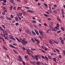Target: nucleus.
I'll list each match as a JSON object with an SVG mask.
<instances>
[{
	"instance_id": "obj_1",
	"label": "nucleus",
	"mask_w": 65,
	"mask_h": 65,
	"mask_svg": "<svg viewBox=\"0 0 65 65\" xmlns=\"http://www.w3.org/2000/svg\"><path fill=\"white\" fill-rule=\"evenodd\" d=\"M19 39L21 41L22 43H23V44H27L28 43V42L26 40L25 38H20Z\"/></svg>"
},
{
	"instance_id": "obj_2",
	"label": "nucleus",
	"mask_w": 65,
	"mask_h": 65,
	"mask_svg": "<svg viewBox=\"0 0 65 65\" xmlns=\"http://www.w3.org/2000/svg\"><path fill=\"white\" fill-rule=\"evenodd\" d=\"M39 33H40V35L41 36H44V35L43 34V32L42 31L39 30Z\"/></svg>"
},
{
	"instance_id": "obj_3",
	"label": "nucleus",
	"mask_w": 65,
	"mask_h": 65,
	"mask_svg": "<svg viewBox=\"0 0 65 65\" xmlns=\"http://www.w3.org/2000/svg\"><path fill=\"white\" fill-rule=\"evenodd\" d=\"M25 32H26V33H27L29 34V35H31V32H30V31H29V30H28V29H26L25 30Z\"/></svg>"
},
{
	"instance_id": "obj_4",
	"label": "nucleus",
	"mask_w": 65,
	"mask_h": 65,
	"mask_svg": "<svg viewBox=\"0 0 65 65\" xmlns=\"http://www.w3.org/2000/svg\"><path fill=\"white\" fill-rule=\"evenodd\" d=\"M49 40H51V41H53L54 43H56V44H58L59 43L58 42H57L55 40H53V39H50Z\"/></svg>"
},
{
	"instance_id": "obj_5",
	"label": "nucleus",
	"mask_w": 65,
	"mask_h": 65,
	"mask_svg": "<svg viewBox=\"0 0 65 65\" xmlns=\"http://www.w3.org/2000/svg\"><path fill=\"white\" fill-rule=\"evenodd\" d=\"M23 14L21 13H17V16H22V15Z\"/></svg>"
},
{
	"instance_id": "obj_6",
	"label": "nucleus",
	"mask_w": 65,
	"mask_h": 65,
	"mask_svg": "<svg viewBox=\"0 0 65 65\" xmlns=\"http://www.w3.org/2000/svg\"><path fill=\"white\" fill-rule=\"evenodd\" d=\"M10 1L11 3H12L13 4H15V3H14V1L13 0H10Z\"/></svg>"
},
{
	"instance_id": "obj_7",
	"label": "nucleus",
	"mask_w": 65,
	"mask_h": 65,
	"mask_svg": "<svg viewBox=\"0 0 65 65\" xmlns=\"http://www.w3.org/2000/svg\"><path fill=\"white\" fill-rule=\"evenodd\" d=\"M35 32L37 35L38 36L39 35V32H38V31L36 30V29H35Z\"/></svg>"
},
{
	"instance_id": "obj_8",
	"label": "nucleus",
	"mask_w": 65,
	"mask_h": 65,
	"mask_svg": "<svg viewBox=\"0 0 65 65\" xmlns=\"http://www.w3.org/2000/svg\"><path fill=\"white\" fill-rule=\"evenodd\" d=\"M38 55H35L34 56L36 60H38Z\"/></svg>"
},
{
	"instance_id": "obj_9",
	"label": "nucleus",
	"mask_w": 65,
	"mask_h": 65,
	"mask_svg": "<svg viewBox=\"0 0 65 65\" xmlns=\"http://www.w3.org/2000/svg\"><path fill=\"white\" fill-rule=\"evenodd\" d=\"M0 29L1 30L3 31V33H4V30L3 29L2 27L0 26Z\"/></svg>"
},
{
	"instance_id": "obj_10",
	"label": "nucleus",
	"mask_w": 65,
	"mask_h": 65,
	"mask_svg": "<svg viewBox=\"0 0 65 65\" xmlns=\"http://www.w3.org/2000/svg\"><path fill=\"white\" fill-rule=\"evenodd\" d=\"M48 42L50 44H51L52 45L53 44V43L51 41L49 40Z\"/></svg>"
},
{
	"instance_id": "obj_11",
	"label": "nucleus",
	"mask_w": 65,
	"mask_h": 65,
	"mask_svg": "<svg viewBox=\"0 0 65 65\" xmlns=\"http://www.w3.org/2000/svg\"><path fill=\"white\" fill-rule=\"evenodd\" d=\"M41 63V62L39 61L37 62L36 63L37 65H40V64Z\"/></svg>"
},
{
	"instance_id": "obj_12",
	"label": "nucleus",
	"mask_w": 65,
	"mask_h": 65,
	"mask_svg": "<svg viewBox=\"0 0 65 65\" xmlns=\"http://www.w3.org/2000/svg\"><path fill=\"white\" fill-rule=\"evenodd\" d=\"M60 29H61V30H62V31H64V30L65 29L64 27H60Z\"/></svg>"
},
{
	"instance_id": "obj_13",
	"label": "nucleus",
	"mask_w": 65,
	"mask_h": 65,
	"mask_svg": "<svg viewBox=\"0 0 65 65\" xmlns=\"http://www.w3.org/2000/svg\"><path fill=\"white\" fill-rule=\"evenodd\" d=\"M15 20L16 21L18 22V21H19V19L18 18V17H15Z\"/></svg>"
},
{
	"instance_id": "obj_14",
	"label": "nucleus",
	"mask_w": 65,
	"mask_h": 65,
	"mask_svg": "<svg viewBox=\"0 0 65 65\" xmlns=\"http://www.w3.org/2000/svg\"><path fill=\"white\" fill-rule=\"evenodd\" d=\"M32 32L33 35H36V33H35V32L34 31H32Z\"/></svg>"
},
{
	"instance_id": "obj_15",
	"label": "nucleus",
	"mask_w": 65,
	"mask_h": 65,
	"mask_svg": "<svg viewBox=\"0 0 65 65\" xmlns=\"http://www.w3.org/2000/svg\"><path fill=\"white\" fill-rule=\"evenodd\" d=\"M32 22L33 24H35L36 23V21L35 20H32Z\"/></svg>"
},
{
	"instance_id": "obj_16",
	"label": "nucleus",
	"mask_w": 65,
	"mask_h": 65,
	"mask_svg": "<svg viewBox=\"0 0 65 65\" xmlns=\"http://www.w3.org/2000/svg\"><path fill=\"white\" fill-rule=\"evenodd\" d=\"M57 20H58V21H59V22H60V23H61V20H60V19L58 18H57Z\"/></svg>"
},
{
	"instance_id": "obj_17",
	"label": "nucleus",
	"mask_w": 65,
	"mask_h": 65,
	"mask_svg": "<svg viewBox=\"0 0 65 65\" xmlns=\"http://www.w3.org/2000/svg\"><path fill=\"white\" fill-rule=\"evenodd\" d=\"M31 40L33 42V43H35V41L34 40L33 38H32L31 39Z\"/></svg>"
},
{
	"instance_id": "obj_18",
	"label": "nucleus",
	"mask_w": 65,
	"mask_h": 65,
	"mask_svg": "<svg viewBox=\"0 0 65 65\" xmlns=\"http://www.w3.org/2000/svg\"><path fill=\"white\" fill-rule=\"evenodd\" d=\"M13 7V6H11V7H10V11H11L12 9V8Z\"/></svg>"
},
{
	"instance_id": "obj_19",
	"label": "nucleus",
	"mask_w": 65,
	"mask_h": 65,
	"mask_svg": "<svg viewBox=\"0 0 65 65\" xmlns=\"http://www.w3.org/2000/svg\"><path fill=\"white\" fill-rule=\"evenodd\" d=\"M11 39H13V40H14V41H15V40H16L15 39V38H14L12 37H11Z\"/></svg>"
},
{
	"instance_id": "obj_20",
	"label": "nucleus",
	"mask_w": 65,
	"mask_h": 65,
	"mask_svg": "<svg viewBox=\"0 0 65 65\" xmlns=\"http://www.w3.org/2000/svg\"><path fill=\"white\" fill-rule=\"evenodd\" d=\"M13 51L14 53H15L16 54H18V52H17V51L15 50H13Z\"/></svg>"
},
{
	"instance_id": "obj_21",
	"label": "nucleus",
	"mask_w": 65,
	"mask_h": 65,
	"mask_svg": "<svg viewBox=\"0 0 65 65\" xmlns=\"http://www.w3.org/2000/svg\"><path fill=\"white\" fill-rule=\"evenodd\" d=\"M52 30L53 31H57L56 30L55 28H54L52 29Z\"/></svg>"
},
{
	"instance_id": "obj_22",
	"label": "nucleus",
	"mask_w": 65,
	"mask_h": 65,
	"mask_svg": "<svg viewBox=\"0 0 65 65\" xmlns=\"http://www.w3.org/2000/svg\"><path fill=\"white\" fill-rule=\"evenodd\" d=\"M28 11L29 12H31V13H34V12L33 11H31L30 10H28Z\"/></svg>"
},
{
	"instance_id": "obj_23",
	"label": "nucleus",
	"mask_w": 65,
	"mask_h": 65,
	"mask_svg": "<svg viewBox=\"0 0 65 65\" xmlns=\"http://www.w3.org/2000/svg\"><path fill=\"white\" fill-rule=\"evenodd\" d=\"M13 9L14 10H17V7H16L15 6L13 7Z\"/></svg>"
},
{
	"instance_id": "obj_24",
	"label": "nucleus",
	"mask_w": 65,
	"mask_h": 65,
	"mask_svg": "<svg viewBox=\"0 0 65 65\" xmlns=\"http://www.w3.org/2000/svg\"><path fill=\"white\" fill-rule=\"evenodd\" d=\"M64 40H61V42L63 44H64Z\"/></svg>"
},
{
	"instance_id": "obj_25",
	"label": "nucleus",
	"mask_w": 65,
	"mask_h": 65,
	"mask_svg": "<svg viewBox=\"0 0 65 65\" xmlns=\"http://www.w3.org/2000/svg\"><path fill=\"white\" fill-rule=\"evenodd\" d=\"M53 61H54L55 62H56V58H54L53 59Z\"/></svg>"
},
{
	"instance_id": "obj_26",
	"label": "nucleus",
	"mask_w": 65,
	"mask_h": 65,
	"mask_svg": "<svg viewBox=\"0 0 65 65\" xmlns=\"http://www.w3.org/2000/svg\"><path fill=\"white\" fill-rule=\"evenodd\" d=\"M44 5L45 6H46V7L47 8H48V6H47V5L46 4H44Z\"/></svg>"
},
{
	"instance_id": "obj_27",
	"label": "nucleus",
	"mask_w": 65,
	"mask_h": 65,
	"mask_svg": "<svg viewBox=\"0 0 65 65\" xmlns=\"http://www.w3.org/2000/svg\"><path fill=\"white\" fill-rule=\"evenodd\" d=\"M25 58V59H28V55H26L24 56Z\"/></svg>"
},
{
	"instance_id": "obj_28",
	"label": "nucleus",
	"mask_w": 65,
	"mask_h": 65,
	"mask_svg": "<svg viewBox=\"0 0 65 65\" xmlns=\"http://www.w3.org/2000/svg\"><path fill=\"white\" fill-rule=\"evenodd\" d=\"M50 30H51V29H48V30H47L46 31V33H48V31H50Z\"/></svg>"
},
{
	"instance_id": "obj_29",
	"label": "nucleus",
	"mask_w": 65,
	"mask_h": 65,
	"mask_svg": "<svg viewBox=\"0 0 65 65\" xmlns=\"http://www.w3.org/2000/svg\"><path fill=\"white\" fill-rule=\"evenodd\" d=\"M18 19H19L20 20H22V18H21V17H20V16H17Z\"/></svg>"
},
{
	"instance_id": "obj_30",
	"label": "nucleus",
	"mask_w": 65,
	"mask_h": 65,
	"mask_svg": "<svg viewBox=\"0 0 65 65\" xmlns=\"http://www.w3.org/2000/svg\"><path fill=\"white\" fill-rule=\"evenodd\" d=\"M39 50L40 51H42V52L43 53H45V51H44L42 50V49H40Z\"/></svg>"
},
{
	"instance_id": "obj_31",
	"label": "nucleus",
	"mask_w": 65,
	"mask_h": 65,
	"mask_svg": "<svg viewBox=\"0 0 65 65\" xmlns=\"http://www.w3.org/2000/svg\"><path fill=\"white\" fill-rule=\"evenodd\" d=\"M53 12L55 13H57V11L56 10H54L53 11Z\"/></svg>"
},
{
	"instance_id": "obj_32",
	"label": "nucleus",
	"mask_w": 65,
	"mask_h": 65,
	"mask_svg": "<svg viewBox=\"0 0 65 65\" xmlns=\"http://www.w3.org/2000/svg\"><path fill=\"white\" fill-rule=\"evenodd\" d=\"M19 30L20 31V32H21L22 31V29L21 28H19Z\"/></svg>"
},
{
	"instance_id": "obj_33",
	"label": "nucleus",
	"mask_w": 65,
	"mask_h": 65,
	"mask_svg": "<svg viewBox=\"0 0 65 65\" xmlns=\"http://www.w3.org/2000/svg\"><path fill=\"white\" fill-rule=\"evenodd\" d=\"M31 51H36V49L35 48H32H32H31Z\"/></svg>"
},
{
	"instance_id": "obj_34",
	"label": "nucleus",
	"mask_w": 65,
	"mask_h": 65,
	"mask_svg": "<svg viewBox=\"0 0 65 65\" xmlns=\"http://www.w3.org/2000/svg\"><path fill=\"white\" fill-rule=\"evenodd\" d=\"M61 31V30H59L57 32V33H60V32Z\"/></svg>"
},
{
	"instance_id": "obj_35",
	"label": "nucleus",
	"mask_w": 65,
	"mask_h": 65,
	"mask_svg": "<svg viewBox=\"0 0 65 65\" xmlns=\"http://www.w3.org/2000/svg\"><path fill=\"white\" fill-rule=\"evenodd\" d=\"M2 26L5 29H6V27H5V26L4 25H2Z\"/></svg>"
},
{
	"instance_id": "obj_36",
	"label": "nucleus",
	"mask_w": 65,
	"mask_h": 65,
	"mask_svg": "<svg viewBox=\"0 0 65 65\" xmlns=\"http://www.w3.org/2000/svg\"><path fill=\"white\" fill-rule=\"evenodd\" d=\"M11 16V19H12L13 18V15H10Z\"/></svg>"
},
{
	"instance_id": "obj_37",
	"label": "nucleus",
	"mask_w": 65,
	"mask_h": 65,
	"mask_svg": "<svg viewBox=\"0 0 65 65\" xmlns=\"http://www.w3.org/2000/svg\"><path fill=\"white\" fill-rule=\"evenodd\" d=\"M12 48H15V49H16V48H15V46H13V45H12Z\"/></svg>"
},
{
	"instance_id": "obj_38",
	"label": "nucleus",
	"mask_w": 65,
	"mask_h": 65,
	"mask_svg": "<svg viewBox=\"0 0 65 65\" xmlns=\"http://www.w3.org/2000/svg\"><path fill=\"white\" fill-rule=\"evenodd\" d=\"M15 24L16 26H18V25H19V23H16Z\"/></svg>"
},
{
	"instance_id": "obj_39",
	"label": "nucleus",
	"mask_w": 65,
	"mask_h": 65,
	"mask_svg": "<svg viewBox=\"0 0 65 65\" xmlns=\"http://www.w3.org/2000/svg\"><path fill=\"white\" fill-rule=\"evenodd\" d=\"M4 49H5V50H6V51H7V50H8L7 48H6L5 47H4Z\"/></svg>"
},
{
	"instance_id": "obj_40",
	"label": "nucleus",
	"mask_w": 65,
	"mask_h": 65,
	"mask_svg": "<svg viewBox=\"0 0 65 65\" xmlns=\"http://www.w3.org/2000/svg\"><path fill=\"white\" fill-rule=\"evenodd\" d=\"M44 50H45V51H47V50H48V48H45Z\"/></svg>"
},
{
	"instance_id": "obj_41",
	"label": "nucleus",
	"mask_w": 65,
	"mask_h": 65,
	"mask_svg": "<svg viewBox=\"0 0 65 65\" xmlns=\"http://www.w3.org/2000/svg\"><path fill=\"white\" fill-rule=\"evenodd\" d=\"M48 58H49V59H52V57H51V56H48Z\"/></svg>"
},
{
	"instance_id": "obj_42",
	"label": "nucleus",
	"mask_w": 65,
	"mask_h": 65,
	"mask_svg": "<svg viewBox=\"0 0 65 65\" xmlns=\"http://www.w3.org/2000/svg\"><path fill=\"white\" fill-rule=\"evenodd\" d=\"M45 57L46 60H48V57H47L46 56H45Z\"/></svg>"
},
{
	"instance_id": "obj_43",
	"label": "nucleus",
	"mask_w": 65,
	"mask_h": 65,
	"mask_svg": "<svg viewBox=\"0 0 65 65\" xmlns=\"http://www.w3.org/2000/svg\"><path fill=\"white\" fill-rule=\"evenodd\" d=\"M44 15L45 17H48V16H47V15L46 14H44Z\"/></svg>"
},
{
	"instance_id": "obj_44",
	"label": "nucleus",
	"mask_w": 65,
	"mask_h": 65,
	"mask_svg": "<svg viewBox=\"0 0 65 65\" xmlns=\"http://www.w3.org/2000/svg\"><path fill=\"white\" fill-rule=\"evenodd\" d=\"M23 49L24 50V51H26V48L24 47H23Z\"/></svg>"
},
{
	"instance_id": "obj_45",
	"label": "nucleus",
	"mask_w": 65,
	"mask_h": 65,
	"mask_svg": "<svg viewBox=\"0 0 65 65\" xmlns=\"http://www.w3.org/2000/svg\"><path fill=\"white\" fill-rule=\"evenodd\" d=\"M6 56L7 57V58H8V59H9V55H8L7 54L6 55Z\"/></svg>"
},
{
	"instance_id": "obj_46",
	"label": "nucleus",
	"mask_w": 65,
	"mask_h": 65,
	"mask_svg": "<svg viewBox=\"0 0 65 65\" xmlns=\"http://www.w3.org/2000/svg\"><path fill=\"white\" fill-rule=\"evenodd\" d=\"M42 58H43V59H45V57H44V56H42Z\"/></svg>"
},
{
	"instance_id": "obj_47",
	"label": "nucleus",
	"mask_w": 65,
	"mask_h": 65,
	"mask_svg": "<svg viewBox=\"0 0 65 65\" xmlns=\"http://www.w3.org/2000/svg\"><path fill=\"white\" fill-rule=\"evenodd\" d=\"M54 53H53L51 54V56H54Z\"/></svg>"
},
{
	"instance_id": "obj_48",
	"label": "nucleus",
	"mask_w": 65,
	"mask_h": 65,
	"mask_svg": "<svg viewBox=\"0 0 65 65\" xmlns=\"http://www.w3.org/2000/svg\"><path fill=\"white\" fill-rule=\"evenodd\" d=\"M25 8H26V9H29V7H25Z\"/></svg>"
},
{
	"instance_id": "obj_49",
	"label": "nucleus",
	"mask_w": 65,
	"mask_h": 65,
	"mask_svg": "<svg viewBox=\"0 0 65 65\" xmlns=\"http://www.w3.org/2000/svg\"><path fill=\"white\" fill-rule=\"evenodd\" d=\"M3 9H6V8L4 6L3 7Z\"/></svg>"
},
{
	"instance_id": "obj_50",
	"label": "nucleus",
	"mask_w": 65,
	"mask_h": 65,
	"mask_svg": "<svg viewBox=\"0 0 65 65\" xmlns=\"http://www.w3.org/2000/svg\"><path fill=\"white\" fill-rule=\"evenodd\" d=\"M42 47L43 48V49H44V48H45V47L43 46H42Z\"/></svg>"
},
{
	"instance_id": "obj_51",
	"label": "nucleus",
	"mask_w": 65,
	"mask_h": 65,
	"mask_svg": "<svg viewBox=\"0 0 65 65\" xmlns=\"http://www.w3.org/2000/svg\"><path fill=\"white\" fill-rule=\"evenodd\" d=\"M3 1L5 3H6V0H3Z\"/></svg>"
},
{
	"instance_id": "obj_52",
	"label": "nucleus",
	"mask_w": 65,
	"mask_h": 65,
	"mask_svg": "<svg viewBox=\"0 0 65 65\" xmlns=\"http://www.w3.org/2000/svg\"><path fill=\"white\" fill-rule=\"evenodd\" d=\"M12 45L10 44L9 45V46L10 47H12Z\"/></svg>"
},
{
	"instance_id": "obj_53",
	"label": "nucleus",
	"mask_w": 65,
	"mask_h": 65,
	"mask_svg": "<svg viewBox=\"0 0 65 65\" xmlns=\"http://www.w3.org/2000/svg\"><path fill=\"white\" fill-rule=\"evenodd\" d=\"M50 29H53V26H51L50 27Z\"/></svg>"
},
{
	"instance_id": "obj_54",
	"label": "nucleus",
	"mask_w": 65,
	"mask_h": 65,
	"mask_svg": "<svg viewBox=\"0 0 65 65\" xmlns=\"http://www.w3.org/2000/svg\"><path fill=\"white\" fill-rule=\"evenodd\" d=\"M56 51H57V52H60V51H59V50L57 49H56Z\"/></svg>"
},
{
	"instance_id": "obj_55",
	"label": "nucleus",
	"mask_w": 65,
	"mask_h": 65,
	"mask_svg": "<svg viewBox=\"0 0 65 65\" xmlns=\"http://www.w3.org/2000/svg\"><path fill=\"white\" fill-rule=\"evenodd\" d=\"M23 13H24L25 15H28V14H27L26 13L24 12Z\"/></svg>"
},
{
	"instance_id": "obj_56",
	"label": "nucleus",
	"mask_w": 65,
	"mask_h": 65,
	"mask_svg": "<svg viewBox=\"0 0 65 65\" xmlns=\"http://www.w3.org/2000/svg\"><path fill=\"white\" fill-rule=\"evenodd\" d=\"M44 26H47V25H46V24L45 23H44Z\"/></svg>"
},
{
	"instance_id": "obj_57",
	"label": "nucleus",
	"mask_w": 65,
	"mask_h": 65,
	"mask_svg": "<svg viewBox=\"0 0 65 65\" xmlns=\"http://www.w3.org/2000/svg\"><path fill=\"white\" fill-rule=\"evenodd\" d=\"M3 5H6V4L4 3H3Z\"/></svg>"
},
{
	"instance_id": "obj_58",
	"label": "nucleus",
	"mask_w": 65,
	"mask_h": 65,
	"mask_svg": "<svg viewBox=\"0 0 65 65\" xmlns=\"http://www.w3.org/2000/svg\"><path fill=\"white\" fill-rule=\"evenodd\" d=\"M47 20L49 21H50V20H51V18H48L47 19Z\"/></svg>"
},
{
	"instance_id": "obj_59",
	"label": "nucleus",
	"mask_w": 65,
	"mask_h": 65,
	"mask_svg": "<svg viewBox=\"0 0 65 65\" xmlns=\"http://www.w3.org/2000/svg\"><path fill=\"white\" fill-rule=\"evenodd\" d=\"M57 27H58V28H59V25L58 24H57Z\"/></svg>"
},
{
	"instance_id": "obj_60",
	"label": "nucleus",
	"mask_w": 65,
	"mask_h": 65,
	"mask_svg": "<svg viewBox=\"0 0 65 65\" xmlns=\"http://www.w3.org/2000/svg\"><path fill=\"white\" fill-rule=\"evenodd\" d=\"M23 65H26V64L25 63V62H24V61H23Z\"/></svg>"
},
{
	"instance_id": "obj_61",
	"label": "nucleus",
	"mask_w": 65,
	"mask_h": 65,
	"mask_svg": "<svg viewBox=\"0 0 65 65\" xmlns=\"http://www.w3.org/2000/svg\"><path fill=\"white\" fill-rule=\"evenodd\" d=\"M48 11H49V12H51V13H52V12L50 10H49Z\"/></svg>"
},
{
	"instance_id": "obj_62",
	"label": "nucleus",
	"mask_w": 65,
	"mask_h": 65,
	"mask_svg": "<svg viewBox=\"0 0 65 65\" xmlns=\"http://www.w3.org/2000/svg\"><path fill=\"white\" fill-rule=\"evenodd\" d=\"M54 6L55 7H56L57 6V5H54Z\"/></svg>"
},
{
	"instance_id": "obj_63",
	"label": "nucleus",
	"mask_w": 65,
	"mask_h": 65,
	"mask_svg": "<svg viewBox=\"0 0 65 65\" xmlns=\"http://www.w3.org/2000/svg\"><path fill=\"white\" fill-rule=\"evenodd\" d=\"M15 21L14 20H13L12 21V23H15Z\"/></svg>"
},
{
	"instance_id": "obj_64",
	"label": "nucleus",
	"mask_w": 65,
	"mask_h": 65,
	"mask_svg": "<svg viewBox=\"0 0 65 65\" xmlns=\"http://www.w3.org/2000/svg\"><path fill=\"white\" fill-rule=\"evenodd\" d=\"M59 57L60 58H62V56H61V55H59Z\"/></svg>"
}]
</instances>
